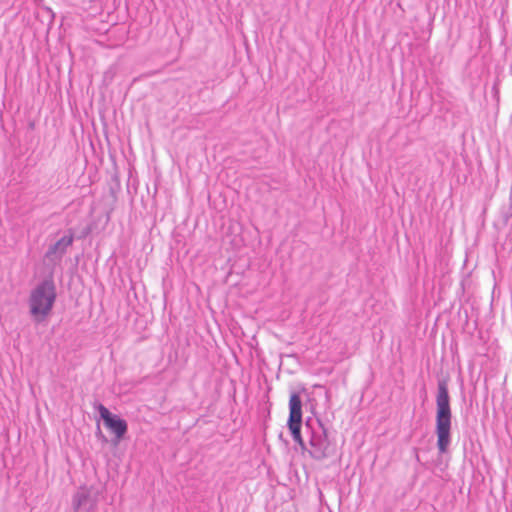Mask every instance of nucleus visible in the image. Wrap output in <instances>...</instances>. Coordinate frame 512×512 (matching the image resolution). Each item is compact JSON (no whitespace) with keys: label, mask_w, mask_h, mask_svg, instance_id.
I'll list each match as a JSON object with an SVG mask.
<instances>
[{"label":"nucleus","mask_w":512,"mask_h":512,"mask_svg":"<svg viewBox=\"0 0 512 512\" xmlns=\"http://www.w3.org/2000/svg\"><path fill=\"white\" fill-rule=\"evenodd\" d=\"M73 241V233L69 231L68 234H65L58 241L49 246L48 250L44 255L45 259L49 263H52L53 265L57 264L65 255L67 249L73 244Z\"/></svg>","instance_id":"5"},{"label":"nucleus","mask_w":512,"mask_h":512,"mask_svg":"<svg viewBox=\"0 0 512 512\" xmlns=\"http://www.w3.org/2000/svg\"><path fill=\"white\" fill-rule=\"evenodd\" d=\"M124 6L128 10V0H124Z\"/></svg>","instance_id":"7"},{"label":"nucleus","mask_w":512,"mask_h":512,"mask_svg":"<svg viewBox=\"0 0 512 512\" xmlns=\"http://www.w3.org/2000/svg\"><path fill=\"white\" fill-rule=\"evenodd\" d=\"M89 502V493L86 489H81L73 496L72 505L75 512L85 507Z\"/></svg>","instance_id":"6"},{"label":"nucleus","mask_w":512,"mask_h":512,"mask_svg":"<svg viewBox=\"0 0 512 512\" xmlns=\"http://www.w3.org/2000/svg\"><path fill=\"white\" fill-rule=\"evenodd\" d=\"M302 425V402L297 393H292L289 398V419L288 427L295 442L301 447L304 446V441L301 435Z\"/></svg>","instance_id":"3"},{"label":"nucleus","mask_w":512,"mask_h":512,"mask_svg":"<svg viewBox=\"0 0 512 512\" xmlns=\"http://www.w3.org/2000/svg\"><path fill=\"white\" fill-rule=\"evenodd\" d=\"M95 408L99 412L100 418L103 420L105 427L115 434L116 439L119 440L124 437L127 431L126 421L121 419L119 416L112 414L110 410L101 403H98Z\"/></svg>","instance_id":"4"},{"label":"nucleus","mask_w":512,"mask_h":512,"mask_svg":"<svg viewBox=\"0 0 512 512\" xmlns=\"http://www.w3.org/2000/svg\"><path fill=\"white\" fill-rule=\"evenodd\" d=\"M57 293L53 279L40 281L30 292L28 298L29 313L35 323H41L51 314Z\"/></svg>","instance_id":"1"},{"label":"nucleus","mask_w":512,"mask_h":512,"mask_svg":"<svg viewBox=\"0 0 512 512\" xmlns=\"http://www.w3.org/2000/svg\"><path fill=\"white\" fill-rule=\"evenodd\" d=\"M436 435L437 447L440 453H446L451 442V408L448 389L440 384L436 397Z\"/></svg>","instance_id":"2"}]
</instances>
